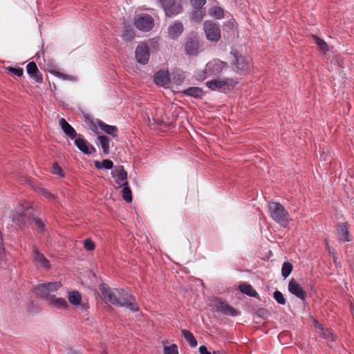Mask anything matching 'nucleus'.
I'll use <instances>...</instances> for the list:
<instances>
[{
	"instance_id": "nucleus-22",
	"label": "nucleus",
	"mask_w": 354,
	"mask_h": 354,
	"mask_svg": "<svg viewBox=\"0 0 354 354\" xmlns=\"http://www.w3.org/2000/svg\"><path fill=\"white\" fill-rule=\"evenodd\" d=\"M68 302L73 305L77 306L80 305L82 301V296L80 293L77 290H73L68 292Z\"/></svg>"
},
{
	"instance_id": "nucleus-26",
	"label": "nucleus",
	"mask_w": 354,
	"mask_h": 354,
	"mask_svg": "<svg viewBox=\"0 0 354 354\" xmlns=\"http://www.w3.org/2000/svg\"><path fill=\"white\" fill-rule=\"evenodd\" d=\"M208 13L211 17L217 19H221L224 17V11L221 7L213 6L209 8Z\"/></svg>"
},
{
	"instance_id": "nucleus-48",
	"label": "nucleus",
	"mask_w": 354,
	"mask_h": 354,
	"mask_svg": "<svg viewBox=\"0 0 354 354\" xmlns=\"http://www.w3.org/2000/svg\"><path fill=\"white\" fill-rule=\"evenodd\" d=\"M198 350L201 354H212L209 351H207V348L205 346H201Z\"/></svg>"
},
{
	"instance_id": "nucleus-7",
	"label": "nucleus",
	"mask_w": 354,
	"mask_h": 354,
	"mask_svg": "<svg viewBox=\"0 0 354 354\" xmlns=\"http://www.w3.org/2000/svg\"><path fill=\"white\" fill-rule=\"evenodd\" d=\"M111 176L115 179L118 187L128 185L127 172L124 170L123 166H115L111 171Z\"/></svg>"
},
{
	"instance_id": "nucleus-39",
	"label": "nucleus",
	"mask_w": 354,
	"mask_h": 354,
	"mask_svg": "<svg viewBox=\"0 0 354 354\" xmlns=\"http://www.w3.org/2000/svg\"><path fill=\"white\" fill-rule=\"evenodd\" d=\"M204 17V12L202 10L196 9L192 15V19L196 21H200Z\"/></svg>"
},
{
	"instance_id": "nucleus-29",
	"label": "nucleus",
	"mask_w": 354,
	"mask_h": 354,
	"mask_svg": "<svg viewBox=\"0 0 354 354\" xmlns=\"http://www.w3.org/2000/svg\"><path fill=\"white\" fill-rule=\"evenodd\" d=\"M100 127L101 129L103 130L106 133L112 136L113 137L117 136L118 129L115 126H111V125L100 122Z\"/></svg>"
},
{
	"instance_id": "nucleus-43",
	"label": "nucleus",
	"mask_w": 354,
	"mask_h": 354,
	"mask_svg": "<svg viewBox=\"0 0 354 354\" xmlns=\"http://www.w3.org/2000/svg\"><path fill=\"white\" fill-rule=\"evenodd\" d=\"M84 248L88 251L93 250L95 246L94 242L90 239L84 240Z\"/></svg>"
},
{
	"instance_id": "nucleus-28",
	"label": "nucleus",
	"mask_w": 354,
	"mask_h": 354,
	"mask_svg": "<svg viewBox=\"0 0 354 354\" xmlns=\"http://www.w3.org/2000/svg\"><path fill=\"white\" fill-rule=\"evenodd\" d=\"M183 93L194 97H200L203 95V91L198 87H190L184 90Z\"/></svg>"
},
{
	"instance_id": "nucleus-5",
	"label": "nucleus",
	"mask_w": 354,
	"mask_h": 354,
	"mask_svg": "<svg viewBox=\"0 0 354 354\" xmlns=\"http://www.w3.org/2000/svg\"><path fill=\"white\" fill-rule=\"evenodd\" d=\"M206 86L212 91H224L234 85V81L229 78H215L206 82Z\"/></svg>"
},
{
	"instance_id": "nucleus-24",
	"label": "nucleus",
	"mask_w": 354,
	"mask_h": 354,
	"mask_svg": "<svg viewBox=\"0 0 354 354\" xmlns=\"http://www.w3.org/2000/svg\"><path fill=\"white\" fill-rule=\"evenodd\" d=\"M185 51L189 55H196L198 51V45L193 41H189L185 44Z\"/></svg>"
},
{
	"instance_id": "nucleus-8",
	"label": "nucleus",
	"mask_w": 354,
	"mask_h": 354,
	"mask_svg": "<svg viewBox=\"0 0 354 354\" xmlns=\"http://www.w3.org/2000/svg\"><path fill=\"white\" fill-rule=\"evenodd\" d=\"M134 25L141 31H149L153 26V19L149 15H140L136 17Z\"/></svg>"
},
{
	"instance_id": "nucleus-44",
	"label": "nucleus",
	"mask_w": 354,
	"mask_h": 354,
	"mask_svg": "<svg viewBox=\"0 0 354 354\" xmlns=\"http://www.w3.org/2000/svg\"><path fill=\"white\" fill-rule=\"evenodd\" d=\"M24 215H26L25 211L23 209L21 212H17L16 215H13V221L21 223L24 221Z\"/></svg>"
},
{
	"instance_id": "nucleus-37",
	"label": "nucleus",
	"mask_w": 354,
	"mask_h": 354,
	"mask_svg": "<svg viewBox=\"0 0 354 354\" xmlns=\"http://www.w3.org/2000/svg\"><path fill=\"white\" fill-rule=\"evenodd\" d=\"M313 39H314L315 43L318 46V47L319 48V49L322 51L326 52V51L328 50V46L324 40H322L315 36H313Z\"/></svg>"
},
{
	"instance_id": "nucleus-23",
	"label": "nucleus",
	"mask_w": 354,
	"mask_h": 354,
	"mask_svg": "<svg viewBox=\"0 0 354 354\" xmlns=\"http://www.w3.org/2000/svg\"><path fill=\"white\" fill-rule=\"evenodd\" d=\"M337 230L338 232L339 239L341 241H349L348 225L346 223H343L342 225H339L337 227Z\"/></svg>"
},
{
	"instance_id": "nucleus-6",
	"label": "nucleus",
	"mask_w": 354,
	"mask_h": 354,
	"mask_svg": "<svg viewBox=\"0 0 354 354\" xmlns=\"http://www.w3.org/2000/svg\"><path fill=\"white\" fill-rule=\"evenodd\" d=\"M204 31L207 39L209 41H217L221 37L219 26L211 21H205Z\"/></svg>"
},
{
	"instance_id": "nucleus-42",
	"label": "nucleus",
	"mask_w": 354,
	"mask_h": 354,
	"mask_svg": "<svg viewBox=\"0 0 354 354\" xmlns=\"http://www.w3.org/2000/svg\"><path fill=\"white\" fill-rule=\"evenodd\" d=\"M52 172L55 175H58L60 177L64 176V171L56 163H55L52 167Z\"/></svg>"
},
{
	"instance_id": "nucleus-47",
	"label": "nucleus",
	"mask_w": 354,
	"mask_h": 354,
	"mask_svg": "<svg viewBox=\"0 0 354 354\" xmlns=\"http://www.w3.org/2000/svg\"><path fill=\"white\" fill-rule=\"evenodd\" d=\"M40 192L41 194H43L45 197L48 198H53V195L46 189H41Z\"/></svg>"
},
{
	"instance_id": "nucleus-15",
	"label": "nucleus",
	"mask_w": 354,
	"mask_h": 354,
	"mask_svg": "<svg viewBox=\"0 0 354 354\" xmlns=\"http://www.w3.org/2000/svg\"><path fill=\"white\" fill-rule=\"evenodd\" d=\"M288 290L290 293L298 298L304 300L306 294L302 287L294 279H292L288 283Z\"/></svg>"
},
{
	"instance_id": "nucleus-17",
	"label": "nucleus",
	"mask_w": 354,
	"mask_h": 354,
	"mask_svg": "<svg viewBox=\"0 0 354 354\" xmlns=\"http://www.w3.org/2000/svg\"><path fill=\"white\" fill-rule=\"evenodd\" d=\"M183 31V25L179 21H174L168 28V34L170 38H178Z\"/></svg>"
},
{
	"instance_id": "nucleus-51",
	"label": "nucleus",
	"mask_w": 354,
	"mask_h": 354,
	"mask_svg": "<svg viewBox=\"0 0 354 354\" xmlns=\"http://www.w3.org/2000/svg\"><path fill=\"white\" fill-rule=\"evenodd\" d=\"M334 62H337V64H339V61H338V58H336L335 60H333Z\"/></svg>"
},
{
	"instance_id": "nucleus-4",
	"label": "nucleus",
	"mask_w": 354,
	"mask_h": 354,
	"mask_svg": "<svg viewBox=\"0 0 354 354\" xmlns=\"http://www.w3.org/2000/svg\"><path fill=\"white\" fill-rule=\"evenodd\" d=\"M62 287L60 282H50L38 285L35 288L36 293L46 299L55 295V292Z\"/></svg>"
},
{
	"instance_id": "nucleus-40",
	"label": "nucleus",
	"mask_w": 354,
	"mask_h": 354,
	"mask_svg": "<svg viewBox=\"0 0 354 354\" xmlns=\"http://www.w3.org/2000/svg\"><path fill=\"white\" fill-rule=\"evenodd\" d=\"M274 298L279 304L284 305L286 304V299L280 291H275L274 292Z\"/></svg>"
},
{
	"instance_id": "nucleus-32",
	"label": "nucleus",
	"mask_w": 354,
	"mask_h": 354,
	"mask_svg": "<svg viewBox=\"0 0 354 354\" xmlns=\"http://www.w3.org/2000/svg\"><path fill=\"white\" fill-rule=\"evenodd\" d=\"M49 72L50 73L53 74L54 75H55L56 77H57L60 79H62L64 80H68V81H72V82L77 80V77L73 75H66V74L58 72L54 69L49 70Z\"/></svg>"
},
{
	"instance_id": "nucleus-12",
	"label": "nucleus",
	"mask_w": 354,
	"mask_h": 354,
	"mask_svg": "<svg viewBox=\"0 0 354 354\" xmlns=\"http://www.w3.org/2000/svg\"><path fill=\"white\" fill-rule=\"evenodd\" d=\"M32 259L37 267L41 268L45 270H49L50 268V261L37 249H34L33 250Z\"/></svg>"
},
{
	"instance_id": "nucleus-38",
	"label": "nucleus",
	"mask_w": 354,
	"mask_h": 354,
	"mask_svg": "<svg viewBox=\"0 0 354 354\" xmlns=\"http://www.w3.org/2000/svg\"><path fill=\"white\" fill-rule=\"evenodd\" d=\"M122 37L125 41H131L134 38L133 30L131 28H126L122 34Z\"/></svg>"
},
{
	"instance_id": "nucleus-25",
	"label": "nucleus",
	"mask_w": 354,
	"mask_h": 354,
	"mask_svg": "<svg viewBox=\"0 0 354 354\" xmlns=\"http://www.w3.org/2000/svg\"><path fill=\"white\" fill-rule=\"evenodd\" d=\"M181 333H182L183 337L189 343L190 346L196 347L197 346V341H196V338L194 337V336L193 335V334L190 331H189L186 329H183L181 330Z\"/></svg>"
},
{
	"instance_id": "nucleus-9",
	"label": "nucleus",
	"mask_w": 354,
	"mask_h": 354,
	"mask_svg": "<svg viewBox=\"0 0 354 354\" xmlns=\"http://www.w3.org/2000/svg\"><path fill=\"white\" fill-rule=\"evenodd\" d=\"M165 13L168 17H172L181 12V6L175 3V0H159Z\"/></svg>"
},
{
	"instance_id": "nucleus-21",
	"label": "nucleus",
	"mask_w": 354,
	"mask_h": 354,
	"mask_svg": "<svg viewBox=\"0 0 354 354\" xmlns=\"http://www.w3.org/2000/svg\"><path fill=\"white\" fill-rule=\"evenodd\" d=\"M59 125L65 134L72 140L75 139L77 136V133L75 129L69 124L64 118H61L59 120Z\"/></svg>"
},
{
	"instance_id": "nucleus-10",
	"label": "nucleus",
	"mask_w": 354,
	"mask_h": 354,
	"mask_svg": "<svg viewBox=\"0 0 354 354\" xmlns=\"http://www.w3.org/2000/svg\"><path fill=\"white\" fill-rule=\"evenodd\" d=\"M136 58L141 64H146L149 59V50L147 44H140L136 49Z\"/></svg>"
},
{
	"instance_id": "nucleus-13",
	"label": "nucleus",
	"mask_w": 354,
	"mask_h": 354,
	"mask_svg": "<svg viewBox=\"0 0 354 354\" xmlns=\"http://www.w3.org/2000/svg\"><path fill=\"white\" fill-rule=\"evenodd\" d=\"M73 140L76 147L84 153L91 154L95 151V148L90 145L80 135L76 136Z\"/></svg>"
},
{
	"instance_id": "nucleus-45",
	"label": "nucleus",
	"mask_w": 354,
	"mask_h": 354,
	"mask_svg": "<svg viewBox=\"0 0 354 354\" xmlns=\"http://www.w3.org/2000/svg\"><path fill=\"white\" fill-rule=\"evenodd\" d=\"M9 71L11 72L12 74L18 76V77H21L23 75V73H24V70L23 68H13V67H10L9 68Z\"/></svg>"
},
{
	"instance_id": "nucleus-34",
	"label": "nucleus",
	"mask_w": 354,
	"mask_h": 354,
	"mask_svg": "<svg viewBox=\"0 0 354 354\" xmlns=\"http://www.w3.org/2000/svg\"><path fill=\"white\" fill-rule=\"evenodd\" d=\"M185 79L184 73L180 71L171 74V81L176 84H180Z\"/></svg>"
},
{
	"instance_id": "nucleus-14",
	"label": "nucleus",
	"mask_w": 354,
	"mask_h": 354,
	"mask_svg": "<svg viewBox=\"0 0 354 354\" xmlns=\"http://www.w3.org/2000/svg\"><path fill=\"white\" fill-rule=\"evenodd\" d=\"M46 299L50 306L57 309L66 310L69 306L65 299L56 297L55 295L53 297H48Z\"/></svg>"
},
{
	"instance_id": "nucleus-1",
	"label": "nucleus",
	"mask_w": 354,
	"mask_h": 354,
	"mask_svg": "<svg viewBox=\"0 0 354 354\" xmlns=\"http://www.w3.org/2000/svg\"><path fill=\"white\" fill-rule=\"evenodd\" d=\"M100 291L104 299L115 306L127 307L133 312L139 310L135 299L123 289H112L105 284H101Z\"/></svg>"
},
{
	"instance_id": "nucleus-20",
	"label": "nucleus",
	"mask_w": 354,
	"mask_h": 354,
	"mask_svg": "<svg viewBox=\"0 0 354 354\" xmlns=\"http://www.w3.org/2000/svg\"><path fill=\"white\" fill-rule=\"evenodd\" d=\"M236 59V69L239 73H243L247 72L249 70V64L245 61V57L241 55H234Z\"/></svg>"
},
{
	"instance_id": "nucleus-2",
	"label": "nucleus",
	"mask_w": 354,
	"mask_h": 354,
	"mask_svg": "<svg viewBox=\"0 0 354 354\" xmlns=\"http://www.w3.org/2000/svg\"><path fill=\"white\" fill-rule=\"evenodd\" d=\"M228 68V64L218 59L208 62L203 69L197 70L194 73L196 80L203 81L209 77H214Z\"/></svg>"
},
{
	"instance_id": "nucleus-19",
	"label": "nucleus",
	"mask_w": 354,
	"mask_h": 354,
	"mask_svg": "<svg viewBox=\"0 0 354 354\" xmlns=\"http://www.w3.org/2000/svg\"><path fill=\"white\" fill-rule=\"evenodd\" d=\"M27 72L29 75L33 78L37 82H42L43 78L41 75L39 73L38 68L36 64L33 62H30L26 67Z\"/></svg>"
},
{
	"instance_id": "nucleus-50",
	"label": "nucleus",
	"mask_w": 354,
	"mask_h": 354,
	"mask_svg": "<svg viewBox=\"0 0 354 354\" xmlns=\"http://www.w3.org/2000/svg\"><path fill=\"white\" fill-rule=\"evenodd\" d=\"M352 313L354 314V304L351 306Z\"/></svg>"
},
{
	"instance_id": "nucleus-27",
	"label": "nucleus",
	"mask_w": 354,
	"mask_h": 354,
	"mask_svg": "<svg viewBox=\"0 0 354 354\" xmlns=\"http://www.w3.org/2000/svg\"><path fill=\"white\" fill-rule=\"evenodd\" d=\"M99 141V145L101 146L103 150V153L105 155L109 154V139L104 136H100L97 138Z\"/></svg>"
},
{
	"instance_id": "nucleus-30",
	"label": "nucleus",
	"mask_w": 354,
	"mask_h": 354,
	"mask_svg": "<svg viewBox=\"0 0 354 354\" xmlns=\"http://www.w3.org/2000/svg\"><path fill=\"white\" fill-rule=\"evenodd\" d=\"M94 165H95V167L99 169H112L113 167V162L108 159L104 160L102 162L96 160L94 162Z\"/></svg>"
},
{
	"instance_id": "nucleus-49",
	"label": "nucleus",
	"mask_w": 354,
	"mask_h": 354,
	"mask_svg": "<svg viewBox=\"0 0 354 354\" xmlns=\"http://www.w3.org/2000/svg\"><path fill=\"white\" fill-rule=\"evenodd\" d=\"M214 353V354H225V353H222V352H220V351H214V353Z\"/></svg>"
},
{
	"instance_id": "nucleus-31",
	"label": "nucleus",
	"mask_w": 354,
	"mask_h": 354,
	"mask_svg": "<svg viewBox=\"0 0 354 354\" xmlns=\"http://www.w3.org/2000/svg\"><path fill=\"white\" fill-rule=\"evenodd\" d=\"M240 290L249 296L256 297L258 294L256 290L249 284H241L239 286Z\"/></svg>"
},
{
	"instance_id": "nucleus-11",
	"label": "nucleus",
	"mask_w": 354,
	"mask_h": 354,
	"mask_svg": "<svg viewBox=\"0 0 354 354\" xmlns=\"http://www.w3.org/2000/svg\"><path fill=\"white\" fill-rule=\"evenodd\" d=\"M171 82V75L167 71L160 70L154 75V82L159 86L167 87Z\"/></svg>"
},
{
	"instance_id": "nucleus-52",
	"label": "nucleus",
	"mask_w": 354,
	"mask_h": 354,
	"mask_svg": "<svg viewBox=\"0 0 354 354\" xmlns=\"http://www.w3.org/2000/svg\"><path fill=\"white\" fill-rule=\"evenodd\" d=\"M28 211H29V208L27 207L26 209V212H28Z\"/></svg>"
},
{
	"instance_id": "nucleus-16",
	"label": "nucleus",
	"mask_w": 354,
	"mask_h": 354,
	"mask_svg": "<svg viewBox=\"0 0 354 354\" xmlns=\"http://www.w3.org/2000/svg\"><path fill=\"white\" fill-rule=\"evenodd\" d=\"M314 326L317 333H319L327 342L334 341L335 337L333 333L330 330L324 328L322 325L315 319L314 320Z\"/></svg>"
},
{
	"instance_id": "nucleus-33",
	"label": "nucleus",
	"mask_w": 354,
	"mask_h": 354,
	"mask_svg": "<svg viewBox=\"0 0 354 354\" xmlns=\"http://www.w3.org/2000/svg\"><path fill=\"white\" fill-rule=\"evenodd\" d=\"M163 344V354H179L178 346L176 344H172L171 345H165V342H162Z\"/></svg>"
},
{
	"instance_id": "nucleus-36",
	"label": "nucleus",
	"mask_w": 354,
	"mask_h": 354,
	"mask_svg": "<svg viewBox=\"0 0 354 354\" xmlns=\"http://www.w3.org/2000/svg\"><path fill=\"white\" fill-rule=\"evenodd\" d=\"M292 270V266L289 262H284L281 268V274L284 278H287Z\"/></svg>"
},
{
	"instance_id": "nucleus-18",
	"label": "nucleus",
	"mask_w": 354,
	"mask_h": 354,
	"mask_svg": "<svg viewBox=\"0 0 354 354\" xmlns=\"http://www.w3.org/2000/svg\"><path fill=\"white\" fill-rule=\"evenodd\" d=\"M215 308L218 311L227 315L236 316L239 314L233 307L220 301L215 302Z\"/></svg>"
},
{
	"instance_id": "nucleus-41",
	"label": "nucleus",
	"mask_w": 354,
	"mask_h": 354,
	"mask_svg": "<svg viewBox=\"0 0 354 354\" xmlns=\"http://www.w3.org/2000/svg\"><path fill=\"white\" fill-rule=\"evenodd\" d=\"M192 6L197 10H202L203 6L205 4L206 0H191Z\"/></svg>"
},
{
	"instance_id": "nucleus-46",
	"label": "nucleus",
	"mask_w": 354,
	"mask_h": 354,
	"mask_svg": "<svg viewBox=\"0 0 354 354\" xmlns=\"http://www.w3.org/2000/svg\"><path fill=\"white\" fill-rule=\"evenodd\" d=\"M33 221H35L37 230L39 231H42L44 227V224L43 223V222L39 219H34Z\"/></svg>"
},
{
	"instance_id": "nucleus-3",
	"label": "nucleus",
	"mask_w": 354,
	"mask_h": 354,
	"mask_svg": "<svg viewBox=\"0 0 354 354\" xmlns=\"http://www.w3.org/2000/svg\"><path fill=\"white\" fill-rule=\"evenodd\" d=\"M268 212L270 217L276 223L283 227H287L290 223L289 213L279 203L270 202L268 204Z\"/></svg>"
},
{
	"instance_id": "nucleus-35",
	"label": "nucleus",
	"mask_w": 354,
	"mask_h": 354,
	"mask_svg": "<svg viewBox=\"0 0 354 354\" xmlns=\"http://www.w3.org/2000/svg\"><path fill=\"white\" fill-rule=\"evenodd\" d=\"M123 189L122 190V198L127 201V203H130L132 201V194L131 191L128 185H125L122 187Z\"/></svg>"
}]
</instances>
